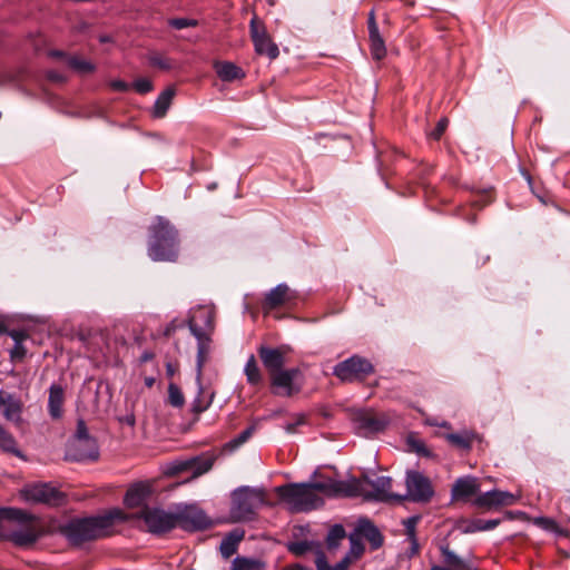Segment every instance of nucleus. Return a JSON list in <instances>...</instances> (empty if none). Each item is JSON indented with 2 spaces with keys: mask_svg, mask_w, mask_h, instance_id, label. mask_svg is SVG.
I'll list each match as a JSON object with an SVG mask.
<instances>
[{
  "mask_svg": "<svg viewBox=\"0 0 570 570\" xmlns=\"http://www.w3.org/2000/svg\"><path fill=\"white\" fill-rule=\"evenodd\" d=\"M315 564L317 570H347V559H342L335 566H330L323 552H320L316 557Z\"/></svg>",
  "mask_w": 570,
  "mask_h": 570,
  "instance_id": "obj_43",
  "label": "nucleus"
},
{
  "mask_svg": "<svg viewBox=\"0 0 570 570\" xmlns=\"http://www.w3.org/2000/svg\"><path fill=\"white\" fill-rule=\"evenodd\" d=\"M293 298L294 296L292 295L289 287L284 283L278 284L265 295L262 304L263 312L264 314H268L273 309L285 305Z\"/></svg>",
  "mask_w": 570,
  "mask_h": 570,
  "instance_id": "obj_18",
  "label": "nucleus"
},
{
  "mask_svg": "<svg viewBox=\"0 0 570 570\" xmlns=\"http://www.w3.org/2000/svg\"><path fill=\"white\" fill-rule=\"evenodd\" d=\"M35 520V517L31 514V519L26 522H20L21 524H26L24 528L12 531L10 534L11 541L18 547H30L32 546L40 537V530L37 525L31 523Z\"/></svg>",
  "mask_w": 570,
  "mask_h": 570,
  "instance_id": "obj_22",
  "label": "nucleus"
},
{
  "mask_svg": "<svg viewBox=\"0 0 570 570\" xmlns=\"http://www.w3.org/2000/svg\"><path fill=\"white\" fill-rule=\"evenodd\" d=\"M265 502L263 490L243 487L233 492L230 518L235 522L252 521Z\"/></svg>",
  "mask_w": 570,
  "mask_h": 570,
  "instance_id": "obj_6",
  "label": "nucleus"
},
{
  "mask_svg": "<svg viewBox=\"0 0 570 570\" xmlns=\"http://www.w3.org/2000/svg\"><path fill=\"white\" fill-rule=\"evenodd\" d=\"M416 451H417L419 453L428 454V453H426V451H425L424 445H422V444H421V445H419V446L416 448Z\"/></svg>",
  "mask_w": 570,
  "mask_h": 570,
  "instance_id": "obj_62",
  "label": "nucleus"
},
{
  "mask_svg": "<svg viewBox=\"0 0 570 570\" xmlns=\"http://www.w3.org/2000/svg\"><path fill=\"white\" fill-rule=\"evenodd\" d=\"M110 87L112 90L115 91H127L129 89V85L127 82H125L124 80H112L110 82Z\"/></svg>",
  "mask_w": 570,
  "mask_h": 570,
  "instance_id": "obj_55",
  "label": "nucleus"
},
{
  "mask_svg": "<svg viewBox=\"0 0 570 570\" xmlns=\"http://www.w3.org/2000/svg\"><path fill=\"white\" fill-rule=\"evenodd\" d=\"M65 390L60 384H51L49 387L48 412L51 419L58 420L63 414Z\"/></svg>",
  "mask_w": 570,
  "mask_h": 570,
  "instance_id": "obj_25",
  "label": "nucleus"
},
{
  "mask_svg": "<svg viewBox=\"0 0 570 570\" xmlns=\"http://www.w3.org/2000/svg\"><path fill=\"white\" fill-rule=\"evenodd\" d=\"M154 357H155V354L151 351H145L140 355L139 361H140V363H147V362L151 361Z\"/></svg>",
  "mask_w": 570,
  "mask_h": 570,
  "instance_id": "obj_57",
  "label": "nucleus"
},
{
  "mask_svg": "<svg viewBox=\"0 0 570 570\" xmlns=\"http://www.w3.org/2000/svg\"><path fill=\"white\" fill-rule=\"evenodd\" d=\"M8 330L9 328L7 327L4 320L0 318V335H2V334L7 335Z\"/></svg>",
  "mask_w": 570,
  "mask_h": 570,
  "instance_id": "obj_59",
  "label": "nucleus"
},
{
  "mask_svg": "<svg viewBox=\"0 0 570 570\" xmlns=\"http://www.w3.org/2000/svg\"><path fill=\"white\" fill-rule=\"evenodd\" d=\"M125 520L124 512L114 509L104 514L71 518L59 525V532L71 546L79 547L85 542L109 535L115 522Z\"/></svg>",
  "mask_w": 570,
  "mask_h": 570,
  "instance_id": "obj_1",
  "label": "nucleus"
},
{
  "mask_svg": "<svg viewBox=\"0 0 570 570\" xmlns=\"http://www.w3.org/2000/svg\"><path fill=\"white\" fill-rule=\"evenodd\" d=\"M514 502V495L510 492L492 490L479 494L474 499V504L479 508H497L501 505H509Z\"/></svg>",
  "mask_w": 570,
  "mask_h": 570,
  "instance_id": "obj_20",
  "label": "nucleus"
},
{
  "mask_svg": "<svg viewBox=\"0 0 570 570\" xmlns=\"http://www.w3.org/2000/svg\"><path fill=\"white\" fill-rule=\"evenodd\" d=\"M168 400L175 407H181L185 403V397L181 390L174 383L168 386Z\"/></svg>",
  "mask_w": 570,
  "mask_h": 570,
  "instance_id": "obj_46",
  "label": "nucleus"
},
{
  "mask_svg": "<svg viewBox=\"0 0 570 570\" xmlns=\"http://www.w3.org/2000/svg\"><path fill=\"white\" fill-rule=\"evenodd\" d=\"M148 531L160 534L177 528L176 513L166 512L158 508H145L140 514Z\"/></svg>",
  "mask_w": 570,
  "mask_h": 570,
  "instance_id": "obj_11",
  "label": "nucleus"
},
{
  "mask_svg": "<svg viewBox=\"0 0 570 570\" xmlns=\"http://www.w3.org/2000/svg\"><path fill=\"white\" fill-rule=\"evenodd\" d=\"M405 485L406 492L397 495L396 502L429 503L434 497V488L431 480L420 471L407 470Z\"/></svg>",
  "mask_w": 570,
  "mask_h": 570,
  "instance_id": "obj_8",
  "label": "nucleus"
},
{
  "mask_svg": "<svg viewBox=\"0 0 570 570\" xmlns=\"http://www.w3.org/2000/svg\"><path fill=\"white\" fill-rule=\"evenodd\" d=\"M216 309L213 304L198 305L190 309L187 325L197 341V379L203 375V367L209 358L212 336L215 332Z\"/></svg>",
  "mask_w": 570,
  "mask_h": 570,
  "instance_id": "obj_2",
  "label": "nucleus"
},
{
  "mask_svg": "<svg viewBox=\"0 0 570 570\" xmlns=\"http://www.w3.org/2000/svg\"><path fill=\"white\" fill-rule=\"evenodd\" d=\"M348 540L350 550L343 558L347 559V564L354 560H357L364 552V544L362 542L361 535H358L355 531L350 534Z\"/></svg>",
  "mask_w": 570,
  "mask_h": 570,
  "instance_id": "obj_35",
  "label": "nucleus"
},
{
  "mask_svg": "<svg viewBox=\"0 0 570 570\" xmlns=\"http://www.w3.org/2000/svg\"><path fill=\"white\" fill-rule=\"evenodd\" d=\"M475 436V433L464 430L459 433L446 434L445 440L458 449L469 451L472 448Z\"/></svg>",
  "mask_w": 570,
  "mask_h": 570,
  "instance_id": "obj_32",
  "label": "nucleus"
},
{
  "mask_svg": "<svg viewBox=\"0 0 570 570\" xmlns=\"http://www.w3.org/2000/svg\"><path fill=\"white\" fill-rule=\"evenodd\" d=\"M215 70L223 81H234L245 77L243 69L229 61L216 62Z\"/></svg>",
  "mask_w": 570,
  "mask_h": 570,
  "instance_id": "obj_30",
  "label": "nucleus"
},
{
  "mask_svg": "<svg viewBox=\"0 0 570 570\" xmlns=\"http://www.w3.org/2000/svg\"><path fill=\"white\" fill-rule=\"evenodd\" d=\"M193 462L194 461H191V458L175 460L168 465L166 473L169 475H177L181 472L190 471V468H193Z\"/></svg>",
  "mask_w": 570,
  "mask_h": 570,
  "instance_id": "obj_45",
  "label": "nucleus"
},
{
  "mask_svg": "<svg viewBox=\"0 0 570 570\" xmlns=\"http://www.w3.org/2000/svg\"><path fill=\"white\" fill-rule=\"evenodd\" d=\"M253 568V561L237 557L233 561V569L234 570H250Z\"/></svg>",
  "mask_w": 570,
  "mask_h": 570,
  "instance_id": "obj_54",
  "label": "nucleus"
},
{
  "mask_svg": "<svg viewBox=\"0 0 570 570\" xmlns=\"http://www.w3.org/2000/svg\"><path fill=\"white\" fill-rule=\"evenodd\" d=\"M20 493L22 499L30 503L59 505L63 501L62 493L47 483L24 487Z\"/></svg>",
  "mask_w": 570,
  "mask_h": 570,
  "instance_id": "obj_12",
  "label": "nucleus"
},
{
  "mask_svg": "<svg viewBox=\"0 0 570 570\" xmlns=\"http://www.w3.org/2000/svg\"><path fill=\"white\" fill-rule=\"evenodd\" d=\"M374 373V365L370 360L354 354L348 358L338 362L332 374L342 383L363 382L368 375Z\"/></svg>",
  "mask_w": 570,
  "mask_h": 570,
  "instance_id": "obj_7",
  "label": "nucleus"
},
{
  "mask_svg": "<svg viewBox=\"0 0 570 570\" xmlns=\"http://www.w3.org/2000/svg\"><path fill=\"white\" fill-rule=\"evenodd\" d=\"M534 523L548 531L557 532L559 530L558 523L546 517H540L534 520Z\"/></svg>",
  "mask_w": 570,
  "mask_h": 570,
  "instance_id": "obj_51",
  "label": "nucleus"
},
{
  "mask_svg": "<svg viewBox=\"0 0 570 570\" xmlns=\"http://www.w3.org/2000/svg\"><path fill=\"white\" fill-rule=\"evenodd\" d=\"M311 549V543L307 541L289 542L287 550L296 557H301Z\"/></svg>",
  "mask_w": 570,
  "mask_h": 570,
  "instance_id": "obj_49",
  "label": "nucleus"
},
{
  "mask_svg": "<svg viewBox=\"0 0 570 570\" xmlns=\"http://www.w3.org/2000/svg\"><path fill=\"white\" fill-rule=\"evenodd\" d=\"M177 527L186 531L204 530L210 527L212 522L206 513L196 507H186L176 513Z\"/></svg>",
  "mask_w": 570,
  "mask_h": 570,
  "instance_id": "obj_16",
  "label": "nucleus"
},
{
  "mask_svg": "<svg viewBox=\"0 0 570 570\" xmlns=\"http://www.w3.org/2000/svg\"><path fill=\"white\" fill-rule=\"evenodd\" d=\"M168 26L176 30L194 28L198 26V20L190 18H173L168 20Z\"/></svg>",
  "mask_w": 570,
  "mask_h": 570,
  "instance_id": "obj_48",
  "label": "nucleus"
},
{
  "mask_svg": "<svg viewBox=\"0 0 570 570\" xmlns=\"http://www.w3.org/2000/svg\"><path fill=\"white\" fill-rule=\"evenodd\" d=\"M367 29L372 57L375 60H381L386 56V47L385 41L380 33L374 10L368 12Z\"/></svg>",
  "mask_w": 570,
  "mask_h": 570,
  "instance_id": "obj_19",
  "label": "nucleus"
},
{
  "mask_svg": "<svg viewBox=\"0 0 570 570\" xmlns=\"http://www.w3.org/2000/svg\"><path fill=\"white\" fill-rule=\"evenodd\" d=\"M500 524V519H472V520H462L459 523V529L463 533H474L478 531H488L492 530Z\"/></svg>",
  "mask_w": 570,
  "mask_h": 570,
  "instance_id": "obj_27",
  "label": "nucleus"
},
{
  "mask_svg": "<svg viewBox=\"0 0 570 570\" xmlns=\"http://www.w3.org/2000/svg\"><path fill=\"white\" fill-rule=\"evenodd\" d=\"M67 62L70 68L78 71L79 73H90L94 72L96 69L95 65L90 61L75 56L69 57Z\"/></svg>",
  "mask_w": 570,
  "mask_h": 570,
  "instance_id": "obj_42",
  "label": "nucleus"
},
{
  "mask_svg": "<svg viewBox=\"0 0 570 570\" xmlns=\"http://www.w3.org/2000/svg\"><path fill=\"white\" fill-rule=\"evenodd\" d=\"M257 352L263 366L268 373V376H272L273 374L285 368L284 366L286 364L289 347L285 345L278 347L261 345Z\"/></svg>",
  "mask_w": 570,
  "mask_h": 570,
  "instance_id": "obj_15",
  "label": "nucleus"
},
{
  "mask_svg": "<svg viewBox=\"0 0 570 570\" xmlns=\"http://www.w3.org/2000/svg\"><path fill=\"white\" fill-rule=\"evenodd\" d=\"M7 335L12 338L13 343L26 342L30 338L26 330H8Z\"/></svg>",
  "mask_w": 570,
  "mask_h": 570,
  "instance_id": "obj_52",
  "label": "nucleus"
},
{
  "mask_svg": "<svg viewBox=\"0 0 570 570\" xmlns=\"http://www.w3.org/2000/svg\"><path fill=\"white\" fill-rule=\"evenodd\" d=\"M297 424H299V422L287 424L285 429L288 433H294Z\"/></svg>",
  "mask_w": 570,
  "mask_h": 570,
  "instance_id": "obj_60",
  "label": "nucleus"
},
{
  "mask_svg": "<svg viewBox=\"0 0 570 570\" xmlns=\"http://www.w3.org/2000/svg\"><path fill=\"white\" fill-rule=\"evenodd\" d=\"M444 563L455 570H460L464 568V562L461 558H459L453 551H451L448 547H443L441 549Z\"/></svg>",
  "mask_w": 570,
  "mask_h": 570,
  "instance_id": "obj_44",
  "label": "nucleus"
},
{
  "mask_svg": "<svg viewBox=\"0 0 570 570\" xmlns=\"http://www.w3.org/2000/svg\"><path fill=\"white\" fill-rule=\"evenodd\" d=\"M176 91L173 87H168L159 94L151 111L154 118H164L166 116L171 106Z\"/></svg>",
  "mask_w": 570,
  "mask_h": 570,
  "instance_id": "obj_29",
  "label": "nucleus"
},
{
  "mask_svg": "<svg viewBox=\"0 0 570 570\" xmlns=\"http://www.w3.org/2000/svg\"><path fill=\"white\" fill-rule=\"evenodd\" d=\"M355 532L361 535V539L370 542L372 550H377L383 544L382 533L368 519H360Z\"/></svg>",
  "mask_w": 570,
  "mask_h": 570,
  "instance_id": "obj_24",
  "label": "nucleus"
},
{
  "mask_svg": "<svg viewBox=\"0 0 570 570\" xmlns=\"http://www.w3.org/2000/svg\"><path fill=\"white\" fill-rule=\"evenodd\" d=\"M148 61L153 67H156L160 70L168 71L174 68V62L168 57L153 51L148 55Z\"/></svg>",
  "mask_w": 570,
  "mask_h": 570,
  "instance_id": "obj_41",
  "label": "nucleus"
},
{
  "mask_svg": "<svg viewBox=\"0 0 570 570\" xmlns=\"http://www.w3.org/2000/svg\"><path fill=\"white\" fill-rule=\"evenodd\" d=\"M346 532L342 524H334L326 537V544L330 550L336 549L340 542L345 539Z\"/></svg>",
  "mask_w": 570,
  "mask_h": 570,
  "instance_id": "obj_38",
  "label": "nucleus"
},
{
  "mask_svg": "<svg viewBox=\"0 0 570 570\" xmlns=\"http://www.w3.org/2000/svg\"><path fill=\"white\" fill-rule=\"evenodd\" d=\"M180 325H177L175 321H173L171 323H169L165 331H164V335L165 336H170L173 333H175V331L179 327Z\"/></svg>",
  "mask_w": 570,
  "mask_h": 570,
  "instance_id": "obj_56",
  "label": "nucleus"
},
{
  "mask_svg": "<svg viewBox=\"0 0 570 570\" xmlns=\"http://www.w3.org/2000/svg\"><path fill=\"white\" fill-rule=\"evenodd\" d=\"M272 393L291 397L298 394L304 386V375L299 367L283 368L269 376Z\"/></svg>",
  "mask_w": 570,
  "mask_h": 570,
  "instance_id": "obj_9",
  "label": "nucleus"
},
{
  "mask_svg": "<svg viewBox=\"0 0 570 570\" xmlns=\"http://www.w3.org/2000/svg\"><path fill=\"white\" fill-rule=\"evenodd\" d=\"M31 519V514L27 511L17 508H2L0 509V521L12 520L16 522H26Z\"/></svg>",
  "mask_w": 570,
  "mask_h": 570,
  "instance_id": "obj_37",
  "label": "nucleus"
},
{
  "mask_svg": "<svg viewBox=\"0 0 570 570\" xmlns=\"http://www.w3.org/2000/svg\"><path fill=\"white\" fill-rule=\"evenodd\" d=\"M51 56H53V57H62L63 53L61 51H52Z\"/></svg>",
  "mask_w": 570,
  "mask_h": 570,
  "instance_id": "obj_64",
  "label": "nucleus"
},
{
  "mask_svg": "<svg viewBox=\"0 0 570 570\" xmlns=\"http://www.w3.org/2000/svg\"><path fill=\"white\" fill-rule=\"evenodd\" d=\"M448 126V119L442 118L438 121L435 128L430 132V137L434 140H439L441 136L444 134Z\"/></svg>",
  "mask_w": 570,
  "mask_h": 570,
  "instance_id": "obj_53",
  "label": "nucleus"
},
{
  "mask_svg": "<svg viewBox=\"0 0 570 570\" xmlns=\"http://www.w3.org/2000/svg\"><path fill=\"white\" fill-rule=\"evenodd\" d=\"M196 381L198 383V394L193 401V411L196 413H202L210 406L214 399V393L205 395L204 389L202 386V379L198 381L196 377Z\"/></svg>",
  "mask_w": 570,
  "mask_h": 570,
  "instance_id": "obj_36",
  "label": "nucleus"
},
{
  "mask_svg": "<svg viewBox=\"0 0 570 570\" xmlns=\"http://www.w3.org/2000/svg\"><path fill=\"white\" fill-rule=\"evenodd\" d=\"M28 353L24 342L13 343L12 348L9 350V358L12 363L22 362Z\"/></svg>",
  "mask_w": 570,
  "mask_h": 570,
  "instance_id": "obj_47",
  "label": "nucleus"
},
{
  "mask_svg": "<svg viewBox=\"0 0 570 570\" xmlns=\"http://www.w3.org/2000/svg\"><path fill=\"white\" fill-rule=\"evenodd\" d=\"M145 383H146V385H147L148 387H151V386L154 385V383H155V379H154V377H147V379L145 380Z\"/></svg>",
  "mask_w": 570,
  "mask_h": 570,
  "instance_id": "obj_61",
  "label": "nucleus"
},
{
  "mask_svg": "<svg viewBox=\"0 0 570 570\" xmlns=\"http://www.w3.org/2000/svg\"><path fill=\"white\" fill-rule=\"evenodd\" d=\"M0 449L3 452L11 453L16 456L22 458L21 451L17 446V442L11 433H9L0 424Z\"/></svg>",
  "mask_w": 570,
  "mask_h": 570,
  "instance_id": "obj_34",
  "label": "nucleus"
},
{
  "mask_svg": "<svg viewBox=\"0 0 570 570\" xmlns=\"http://www.w3.org/2000/svg\"><path fill=\"white\" fill-rule=\"evenodd\" d=\"M191 461H194L193 468H190L193 478H198L212 470L216 461V455L214 453L206 452L200 455L191 456Z\"/></svg>",
  "mask_w": 570,
  "mask_h": 570,
  "instance_id": "obj_31",
  "label": "nucleus"
},
{
  "mask_svg": "<svg viewBox=\"0 0 570 570\" xmlns=\"http://www.w3.org/2000/svg\"><path fill=\"white\" fill-rule=\"evenodd\" d=\"M276 493L293 513L308 512L323 504V499L307 483L282 485L276 488Z\"/></svg>",
  "mask_w": 570,
  "mask_h": 570,
  "instance_id": "obj_4",
  "label": "nucleus"
},
{
  "mask_svg": "<svg viewBox=\"0 0 570 570\" xmlns=\"http://www.w3.org/2000/svg\"><path fill=\"white\" fill-rule=\"evenodd\" d=\"M0 409L6 420L16 424L21 422L22 403L13 394L0 390Z\"/></svg>",
  "mask_w": 570,
  "mask_h": 570,
  "instance_id": "obj_21",
  "label": "nucleus"
},
{
  "mask_svg": "<svg viewBox=\"0 0 570 570\" xmlns=\"http://www.w3.org/2000/svg\"><path fill=\"white\" fill-rule=\"evenodd\" d=\"M151 493V487L148 482H137L126 492L124 503L128 508H138L145 503Z\"/></svg>",
  "mask_w": 570,
  "mask_h": 570,
  "instance_id": "obj_23",
  "label": "nucleus"
},
{
  "mask_svg": "<svg viewBox=\"0 0 570 570\" xmlns=\"http://www.w3.org/2000/svg\"><path fill=\"white\" fill-rule=\"evenodd\" d=\"M313 493L322 492L328 497H358L364 493L363 481L352 478L345 481L327 480L307 483Z\"/></svg>",
  "mask_w": 570,
  "mask_h": 570,
  "instance_id": "obj_10",
  "label": "nucleus"
},
{
  "mask_svg": "<svg viewBox=\"0 0 570 570\" xmlns=\"http://www.w3.org/2000/svg\"><path fill=\"white\" fill-rule=\"evenodd\" d=\"M166 367H167V372H168V374H169V375H173V374H174V368H173L171 364H170V363H167Z\"/></svg>",
  "mask_w": 570,
  "mask_h": 570,
  "instance_id": "obj_63",
  "label": "nucleus"
},
{
  "mask_svg": "<svg viewBox=\"0 0 570 570\" xmlns=\"http://www.w3.org/2000/svg\"><path fill=\"white\" fill-rule=\"evenodd\" d=\"M245 531L243 529H234L227 533L220 542V553L224 558L232 557L236 551L239 542L244 539Z\"/></svg>",
  "mask_w": 570,
  "mask_h": 570,
  "instance_id": "obj_28",
  "label": "nucleus"
},
{
  "mask_svg": "<svg viewBox=\"0 0 570 570\" xmlns=\"http://www.w3.org/2000/svg\"><path fill=\"white\" fill-rule=\"evenodd\" d=\"M282 570H311V569H307L306 567H303L299 563H292V564L285 566Z\"/></svg>",
  "mask_w": 570,
  "mask_h": 570,
  "instance_id": "obj_58",
  "label": "nucleus"
},
{
  "mask_svg": "<svg viewBox=\"0 0 570 570\" xmlns=\"http://www.w3.org/2000/svg\"><path fill=\"white\" fill-rule=\"evenodd\" d=\"M246 381L252 386H258L263 383V373L257 364L255 355L252 354L244 366Z\"/></svg>",
  "mask_w": 570,
  "mask_h": 570,
  "instance_id": "obj_33",
  "label": "nucleus"
},
{
  "mask_svg": "<svg viewBox=\"0 0 570 570\" xmlns=\"http://www.w3.org/2000/svg\"><path fill=\"white\" fill-rule=\"evenodd\" d=\"M148 256L155 262H176L179 254L178 230L165 217L156 216L149 226Z\"/></svg>",
  "mask_w": 570,
  "mask_h": 570,
  "instance_id": "obj_3",
  "label": "nucleus"
},
{
  "mask_svg": "<svg viewBox=\"0 0 570 570\" xmlns=\"http://www.w3.org/2000/svg\"><path fill=\"white\" fill-rule=\"evenodd\" d=\"M255 431V426L250 425L245 429L242 433H239L236 438L232 439L224 445V450L233 452L238 449L242 444L249 440Z\"/></svg>",
  "mask_w": 570,
  "mask_h": 570,
  "instance_id": "obj_39",
  "label": "nucleus"
},
{
  "mask_svg": "<svg viewBox=\"0 0 570 570\" xmlns=\"http://www.w3.org/2000/svg\"><path fill=\"white\" fill-rule=\"evenodd\" d=\"M353 421L357 434L363 436L380 433L387 426V420L383 415H375L371 412L357 413Z\"/></svg>",
  "mask_w": 570,
  "mask_h": 570,
  "instance_id": "obj_17",
  "label": "nucleus"
},
{
  "mask_svg": "<svg viewBox=\"0 0 570 570\" xmlns=\"http://www.w3.org/2000/svg\"><path fill=\"white\" fill-rule=\"evenodd\" d=\"M479 491V483L475 478L465 476L455 481L452 487V498L455 500L466 499L474 495Z\"/></svg>",
  "mask_w": 570,
  "mask_h": 570,
  "instance_id": "obj_26",
  "label": "nucleus"
},
{
  "mask_svg": "<svg viewBox=\"0 0 570 570\" xmlns=\"http://www.w3.org/2000/svg\"><path fill=\"white\" fill-rule=\"evenodd\" d=\"M132 87L140 95L148 94L154 89V85L148 78H138L134 81Z\"/></svg>",
  "mask_w": 570,
  "mask_h": 570,
  "instance_id": "obj_50",
  "label": "nucleus"
},
{
  "mask_svg": "<svg viewBox=\"0 0 570 570\" xmlns=\"http://www.w3.org/2000/svg\"><path fill=\"white\" fill-rule=\"evenodd\" d=\"M417 520H419L417 517H412V518H409L406 521H404V524L406 528V535L411 542L410 556H414L419 552V543H417V540L415 537V525H416Z\"/></svg>",
  "mask_w": 570,
  "mask_h": 570,
  "instance_id": "obj_40",
  "label": "nucleus"
},
{
  "mask_svg": "<svg viewBox=\"0 0 570 570\" xmlns=\"http://www.w3.org/2000/svg\"><path fill=\"white\" fill-rule=\"evenodd\" d=\"M98 456L99 449L97 442L89 435L86 422L79 419L76 432L67 443L65 459L67 461L85 462L95 461Z\"/></svg>",
  "mask_w": 570,
  "mask_h": 570,
  "instance_id": "obj_5",
  "label": "nucleus"
},
{
  "mask_svg": "<svg viewBox=\"0 0 570 570\" xmlns=\"http://www.w3.org/2000/svg\"><path fill=\"white\" fill-rule=\"evenodd\" d=\"M249 30L255 51L258 55H265L269 59H275L278 57L279 50L277 45L273 42L266 31L264 23L258 21L256 16H254L249 22Z\"/></svg>",
  "mask_w": 570,
  "mask_h": 570,
  "instance_id": "obj_13",
  "label": "nucleus"
},
{
  "mask_svg": "<svg viewBox=\"0 0 570 570\" xmlns=\"http://www.w3.org/2000/svg\"><path fill=\"white\" fill-rule=\"evenodd\" d=\"M363 481L364 493L361 495L366 500H375V501H395L397 493H393L391 491L392 488V479L390 476H377L374 480L368 478L360 479Z\"/></svg>",
  "mask_w": 570,
  "mask_h": 570,
  "instance_id": "obj_14",
  "label": "nucleus"
}]
</instances>
